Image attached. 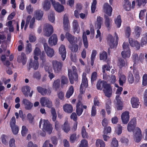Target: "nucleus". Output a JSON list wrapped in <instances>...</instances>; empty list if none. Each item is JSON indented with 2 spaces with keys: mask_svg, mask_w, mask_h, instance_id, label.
<instances>
[{
  "mask_svg": "<svg viewBox=\"0 0 147 147\" xmlns=\"http://www.w3.org/2000/svg\"><path fill=\"white\" fill-rule=\"evenodd\" d=\"M103 21V18L100 16H97V17L96 22V24L97 28L100 29L101 26V24Z\"/></svg>",
  "mask_w": 147,
  "mask_h": 147,
  "instance_id": "obj_38",
  "label": "nucleus"
},
{
  "mask_svg": "<svg viewBox=\"0 0 147 147\" xmlns=\"http://www.w3.org/2000/svg\"><path fill=\"white\" fill-rule=\"evenodd\" d=\"M104 12L109 16H111L112 11V8L108 3H105L103 7Z\"/></svg>",
  "mask_w": 147,
  "mask_h": 147,
  "instance_id": "obj_16",
  "label": "nucleus"
},
{
  "mask_svg": "<svg viewBox=\"0 0 147 147\" xmlns=\"http://www.w3.org/2000/svg\"><path fill=\"white\" fill-rule=\"evenodd\" d=\"M146 10L145 9L141 10L139 14V18L140 20H142L145 17V13Z\"/></svg>",
  "mask_w": 147,
  "mask_h": 147,
  "instance_id": "obj_61",
  "label": "nucleus"
},
{
  "mask_svg": "<svg viewBox=\"0 0 147 147\" xmlns=\"http://www.w3.org/2000/svg\"><path fill=\"white\" fill-rule=\"evenodd\" d=\"M96 0H93L91 6V11L92 13H94L95 11L96 8Z\"/></svg>",
  "mask_w": 147,
  "mask_h": 147,
  "instance_id": "obj_50",
  "label": "nucleus"
},
{
  "mask_svg": "<svg viewBox=\"0 0 147 147\" xmlns=\"http://www.w3.org/2000/svg\"><path fill=\"white\" fill-rule=\"evenodd\" d=\"M62 129L64 131L67 133L69 132L71 129V127L67 121H65L63 124Z\"/></svg>",
  "mask_w": 147,
  "mask_h": 147,
  "instance_id": "obj_32",
  "label": "nucleus"
},
{
  "mask_svg": "<svg viewBox=\"0 0 147 147\" xmlns=\"http://www.w3.org/2000/svg\"><path fill=\"white\" fill-rule=\"evenodd\" d=\"M129 42L130 46L133 47H135L137 50H139L140 48V45L139 42L137 40H135L131 38H129Z\"/></svg>",
  "mask_w": 147,
  "mask_h": 147,
  "instance_id": "obj_20",
  "label": "nucleus"
},
{
  "mask_svg": "<svg viewBox=\"0 0 147 147\" xmlns=\"http://www.w3.org/2000/svg\"><path fill=\"white\" fill-rule=\"evenodd\" d=\"M59 53L61 55L63 61H64L66 57V51L65 46L61 45L59 49Z\"/></svg>",
  "mask_w": 147,
  "mask_h": 147,
  "instance_id": "obj_18",
  "label": "nucleus"
},
{
  "mask_svg": "<svg viewBox=\"0 0 147 147\" xmlns=\"http://www.w3.org/2000/svg\"><path fill=\"white\" fill-rule=\"evenodd\" d=\"M30 88L28 86L23 87L22 88V91L26 97H28V93L30 92Z\"/></svg>",
  "mask_w": 147,
  "mask_h": 147,
  "instance_id": "obj_28",
  "label": "nucleus"
},
{
  "mask_svg": "<svg viewBox=\"0 0 147 147\" xmlns=\"http://www.w3.org/2000/svg\"><path fill=\"white\" fill-rule=\"evenodd\" d=\"M130 51H124L121 52V54L122 57L125 59L127 58H129L130 57Z\"/></svg>",
  "mask_w": 147,
  "mask_h": 147,
  "instance_id": "obj_47",
  "label": "nucleus"
},
{
  "mask_svg": "<svg viewBox=\"0 0 147 147\" xmlns=\"http://www.w3.org/2000/svg\"><path fill=\"white\" fill-rule=\"evenodd\" d=\"M64 111L67 113H71L73 111L72 105L71 104H66L64 105L63 107Z\"/></svg>",
  "mask_w": 147,
  "mask_h": 147,
  "instance_id": "obj_26",
  "label": "nucleus"
},
{
  "mask_svg": "<svg viewBox=\"0 0 147 147\" xmlns=\"http://www.w3.org/2000/svg\"><path fill=\"white\" fill-rule=\"evenodd\" d=\"M22 102L24 105V108L26 110H30L32 109L33 104L31 102L26 98H24L22 100Z\"/></svg>",
  "mask_w": 147,
  "mask_h": 147,
  "instance_id": "obj_19",
  "label": "nucleus"
},
{
  "mask_svg": "<svg viewBox=\"0 0 147 147\" xmlns=\"http://www.w3.org/2000/svg\"><path fill=\"white\" fill-rule=\"evenodd\" d=\"M52 65L55 72L58 73L61 70L63 63L62 62L58 61L56 60H53L52 61Z\"/></svg>",
  "mask_w": 147,
  "mask_h": 147,
  "instance_id": "obj_9",
  "label": "nucleus"
},
{
  "mask_svg": "<svg viewBox=\"0 0 147 147\" xmlns=\"http://www.w3.org/2000/svg\"><path fill=\"white\" fill-rule=\"evenodd\" d=\"M26 9L27 12L30 14H32L33 11V8L32 7L31 4H29L28 6L26 7Z\"/></svg>",
  "mask_w": 147,
  "mask_h": 147,
  "instance_id": "obj_63",
  "label": "nucleus"
},
{
  "mask_svg": "<svg viewBox=\"0 0 147 147\" xmlns=\"http://www.w3.org/2000/svg\"><path fill=\"white\" fill-rule=\"evenodd\" d=\"M142 85L145 86L147 85V74H144L142 77Z\"/></svg>",
  "mask_w": 147,
  "mask_h": 147,
  "instance_id": "obj_60",
  "label": "nucleus"
},
{
  "mask_svg": "<svg viewBox=\"0 0 147 147\" xmlns=\"http://www.w3.org/2000/svg\"><path fill=\"white\" fill-rule=\"evenodd\" d=\"M35 16L36 20H40L43 15V12L41 10H38L35 11Z\"/></svg>",
  "mask_w": 147,
  "mask_h": 147,
  "instance_id": "obj_34",
  "label": "nucleus"
},
{
  "mask_svg": "<svg viewBox=\"0 0 147 147\" xmlns=\"http://www.w3.org/2000/svg\"><path fill=\"white\" fill-rule=\"evenodd\" d=\"M42 6L43 9L46 11L49 10L51 7V4L50 1L48 0H45L44 1L42 4Z\"/></svg>",
  "mask_w": 147,
  "mask_h": 147,
  "instance_id": "obj_30",
  "label": "nucleus"
},
{
  "mask_svg": "<svg viewBox=\"0 0 147 147\" xmlns=\"http://www.w3.org/2000/svg\"><path fill=\"white\" fill-rule=\"evenodd\" d=\"M17 61L19 63H22L23 65L25 64L26 62V57L25 54L22 52L21 55L18 57Z\"/></svg>",
  "mask_w": 147,
  "mask_h": 147,
  "instance_id": "obj_23",
  "label": "nucleus"
},
{
  "mask_svg": "<svg viewBox=\"0 0 147 147\" xmlns=\"http://www.w3.org/2000/svg\"><path fill=\"white\" fill-rule=\"evenodd\" d=\"M123 7L126 11H129L131 10V3L128 0H126L125 4L123 5Z\"/></svg>",
  "mask_w": 147,
  "mask_h": 147,
  "instance_id": "obj_43",
  "label": "nucleus"
},
{
  "mask_svg": "<svg viewBox=\"0 0 147 147\" xmlns=\"http://www.w3.org/2000/svg\"><path fill=\"white\" fill-rule=\"evenodd\" d=\"M51 113L52 116V120L53 121H55V128L56 130L58 131L60 129L61 126L60 123L58 121H56L57 117V115L54 108L53 107L51 108Z\"/></svg>",
  "mask_w": 147,
  "mask_h": 147,
  "instance_id": "obj_6",
  "label": "nucleus"
},
{
  "mask_svg": "<svg viewBox=\"0 0 147 147\" xmlns=\"http://www.w3.org/2000/svg\"><path fill=\"white\" fill-rule=\"evenodd\" d=\"M27 119L30 123H32L33 122L34 118L30 113H28L27 116Z\"/></svg>",
  "mask_w": 147,
  "mask_h": 147,
  "instance_id": "obj_64",
  "label": "nucleus"
},
{
  "mask_svg": "<svg viewBox=\"0 0 147 147\" xmlns=\"http://www.w3.org/2000/svg\"><path fill=\"white\" fill-rule=\"evenodd\" d=\"M28 131V129L26 128V126L23 125L22 127L21 131L22 135L23 136H26V134Z\"/></svg>",
  "mask_w": 147,
  "mask_h": 147,
  "instance_id": "obj_57",
  "label": "nucleus"
},
{
  "mask_svg": "<svg viewBox=\"0 0 147 147\" xmlns=\"http://www.w3.org/2000/svg\"><path fill=\"white\" fill-rule=\"evenodd\" d=\"M132 59L134 63L138 64L139 63L138 55L137 54L133 53L132 55Z\"/></svg>",
  "mask_w": 147,
  "mask_h": 147,
  "instance_id": "obj_52",
  "label": "nucleus"
},
{
  "mask_svg": "<svg viewBox=\"0 0 147 147\" xmlns=\"http://www.w3.org/2000/svg\"><path fill=\"white\" fill-rule=\"evenodd\" d=\"M147 43V32H146L143 35V37L141 40L140 45L142 47H143Z\"/></svg>",
  "mask_w": 147,
  "mask_h": 147,
  "instance_id": "obj_33",
  "label": "nucleus"
},
{
  "mask_svg": "<svg viewBox=\"0 0 147 147\" xmlns=\"http://www.w3.org/2000/svg\"><path fill=\"white\" fill-rule=\"evenodd\" d=\"M45 69L46 71L49 74V77L50 79L51 80L55 76V75L52 72V69L48 66H45Z\"/></svg>",
  "mask_w": 147,
  "mask_h": 147,
  "instance_id": "obj_29",
  "label": "nucleus"
},
{
  "mask_svg": "<svg viewBox=\"0 0 147 147\" xmlns=\"http://www.w3.org/2000/svg\"><path fill=\"white\" fill-rule=\"evenodd\" d=\"M40 102L42 106H46L48 108L51 109L52 106V102L49 98L46 97H42L40 98Z\"/></svg>",
  "mask_w": 147,
  "mask_h": 147,
  "instance_id": "obj_10",
  "label": "nucleus"
},
{
  "mask_svg": "<svg viewBox=\"0 0 147 147\" xmlns=\"http://www.w3.org/2000/svg\"><path fill=\"white\" fill-rule=\"evenodd\" d=\"M34 54L35 56H38L40 55V59L42 61V63H44L46 61V55L44 51L41 53L40 49L36 47L34 51Z\"/></svg>",
  "mask_w": 147,
  "mask_h": 147,
  "instance_id": "obj_7",
  "label": "nucleus"
},
{
  "mask_svg": "<svg viewBox=\"0 0 147 147\" xmlns=\"http://www.w3.org/2000/svg\"><path fill=\"white\" fill-rule=\"evenodd\" d=\"M107 54L105 51H103V52L100 54V59L101 60H106L107 58Z\"/></svg>",
  "mask_w": 147,
  "mask_h": 147,
  "instance_id": "obj_55",
  "label": "nucleus"
},
{
  "mask_svg": "<svg viewBox=\"0 0 147 147\" xmlns=\"http://www.w3.org/2000/svg\"><path fill=\"white\" fill-rule=\"evenodd\" d=\"M37 56H35V55L34 56V58L35 61H34L33 63L32 62V59H30L28 67V71H29L30 69L32 67H33L34 70H36L38 69L39 63L38 61V58Z\"/></svg>",
  "mask_w": 147,
  "mask_h": 147,
  "instance_id": "obj_8",
  "label": "nucleus"
},
{
  "mask_svg": "<svg viewBox=\"0 0 147 147\" xmlns=\"http://www.w3.org/2000/svg\"><path fill=\"white\" fill-rule=\"evenodd\" d=\"M36 89L38 92L43 96L46 95L48 92L46 88H42L40 86H37Z\"/></svg>",
  "mask_w": 147,
  "mask_h": 147,
  "instance_id": "obj_35",
  "label": "nucleus"
},
{
  "mask_svg": "<svg viewBox=\"0 0 147 147\" xmlns=\"http://www.w3.org/2000/svg\"><path fill=\"white\" fill-rule=\"evenodd\" d=\"M136 119L133 118L129 123L127 126L128 131L130 132L133 131L134 134V140L137 143L140 142L142 139V131L138 127L135 128L136 124Z\"/></svg>",
  "mask_w": 147,
  "mask_h": 147,
  "instance_id": "obj_1",
  "label": "nucleus"
},
{
  "mask_svg": "<svg viewBox=\"0 0 147 147\" xmlns=\"http://www.w3.org/2000/svg\"><path fill=\"white\" fill-rule=\"evenodd\" d=\"M121 98L119 95H116V96L115 99L117 100V108L118 110H122L123 109V102L121 101Z\"/></svg>",
  "mask_w": 147,
  "mask_h": 147,
  "instance_id": "obj_24",
  "label": "nucleus"
},
{
  "mask_svg": "<svg viewBox=\"0 0 147 147\" xmlns=\"http://www.w3.org/2000/svg\"><path fill=\"white\" fill-rule=\"evenodd\" d=\"M87 74L85 72H83L82 75V82L81 85L85 88H87L88 86V81L86 77Z\"/></svg>",
  "mask_w": 147,
  "mask_h": 147,
  "instance_id": "obj_25",
  "label": "nucleus"
},
{
  "mask_svg": "<svg viewBox=\"0 0 147 147\" xmlns=\"http://www.w3.org/2000/svg\"><path fill=\"white\" fill-rule=\"evenodd\" d=\"M60 86V80L58 79L54 81L53 84V88L55 90L59 88Z\"/></svg>",
  "mask_w": 147,
  "mask_h": 147,
  "instance_id": "obj_37",
  "label": "nucleus"
},
{
  "mask_svg": "<svg viewBox=\"0 0 147 147\" xmlns=\"http://www.w3.org/2000/svg\"><path fill=\"white\" fill-rule=\"evenodd\" d=\"M44 50L47 55L50 57H52L54 55L55 51L54 49L49 47L46 43H43Z\"/></svg>",
  "mask_w": 147,
  "mask_h": 147,
  "instance_id": "obj_12",
  "label": "nucleus"
},
{
  "mask_svg": "<svg viewBox=\"0 0 147 147\" xmlns=\"http://www.w3.org/2000/svg\"><path fill=\"white\" fill-rule=\"evenodd\" d=\"M121 16L119 15L117 16L116 18L115 19V24L117 26V28H119L121 24Z\"/></svg>",
  "mask_w": 147,
  "mask_h": 147,
  "instance_id": "obj_40",
  "label": "nucleus"
},
{
  "mask_svg": "<svg viewBox=\"0 0 147 147\" xmlns=\"http://www.w3.org/2000/svg\"><path fill=\"white\" fill-rule=\"evenodd\" d=\"M122 127L120 125H118L116 128L115 131L116 133L118 135L121 134L122 132Z\"/></svg>",
  "mask_w": 147,
  "mask_h": 147,
  "instance_id": "obj_56",
  "label": "nucleus"
},
{
  "mask_svg": "<svg viewBox=\"0 0 147 147\" xmlns=\"http://www.w3.org/2000/svg\"><path fill=\"white\" fill-rule=\"evenodd\" d=\"M105 19V24L106 26L108 28V30H110V19L108 16L106 15H104Z\"/></svg>",
  "mask_w": 147,
  "mask_h": 147,
  "instance_id": "obj_46",
  "label": "nucleus"
},
{
  "mask_svg": "<svg viewBox=\"0 0 147 147\" xmlns=\"http://www.w3.org/2000/svg\"><path fill=\"white\" fill-rule=\"evenodd\" d=\"M103 91L105 96L109 98L111 97L112 94V88L111 84L107 83L103 89Z\"/></svg>",
  "mask_w": 147,
  "mask_h": 147,
  "instance_id": "obj_11",
  "label": "nucleus"
},
{
  "mask_svg": "<svg viewBox=\"0 0 147 147\" xmlns=\"http://www.w3.org/2000/svg\"><path fill=\"white\" fill-rule=\"evenodd\" d=\"M68 79L67 77L62 76L61 77V84L62 86L67 84L68 83Z\"/></svg>",
  "mask_w": 147,
  "mask_h": 147,
  "instance_id": "obj_45",
  "label": "nucleus"
},
{
  "mask_svg": "<svg viewBox=\"0 0 147 147\" xmlns=\"http://www.w3.org/2000/svg\"><path fill=\"white\" fill-rule=\"evenodd\" d=\"M69 47V49L73 52L76 53L78 51V46L77 44H74Z\"/></svg>",
  "mask_w": 147,
  "mask_h": 147,
  "instance_id": "obj_49",
  "label": "nucleus"
},
{
  "mask_svg": "<svg viewBox=\"0 0 147 147\" xmlns=\"http://www.w3.org/2000/svg\"><path fill=\"white\" fill-rule=\"evenodd\" d=\"M43 121V129L46 131L49 134H50L52 132L53 128L52 125L50 123L49 121L47 120L42 119H41L39 123V127L41 128V124Z\"/></svg>",
  "mask_w": 147,
  "mask_h": 147,
  "instance_id": "obj_4",
  "label": "nucleus"
},
{
  "mask_svg": "<svg viewBox=\"0 0 147 147\" xmlns=\"http://www.w3.org/2000/svg\"><path fill=\"white\" fill-rule=\"evenodd\" d=\"M72 71L71 69L68 70V75L70 83L73 84L74 81L78 82V75L77 70L76 67L73 66Z\"/></svg>",
  "mask_w": 147,
  "mask_h": 147,
  "instance_id": "obj_2",
  "label": "nucleus"
},
{
  "mask_svg": "<svg viewBox=\"0 0 147 147\" xmlns=\"http://www.w3.org/2000/svg\"><path fill=\"white\" fill-rule=\"evenodd\" d=\"M115 36L116 37L115 44L114 43L115 39L113 36L111 34H109L107 37V42L111 49L114 48L118 44L119 37L116 32L115 33Z\"/></svg>",
  "mask_w": 147,
  "mask_h": 147,
  "instance_id": "obj_3",
  "label": "nucleus"
},
{
  "mask_svg": "<svg viewBox=\"0 0 147 147\" xmlns=\"http://www.w3.org/2000/svg\"><path fill=\"white\" fill-rule=\"evenodd\" d=\"M139 100L137 97H133L131 99V102L133 108H138L140 104Z\"/></svg>",
  "mask_w": 147,
  "mask_h": 147,
  "instance_id": "obj_22",
  "label": "nucleus"
},
{
  "mask_svg": "<svg viewBox=\"0 0 147 147\" xmlns=\"http://www.w3.org/2000/svg\"><path fill=\"white\" fill-rule=\"evenodd\" d=\"M129 111H126L123 112L121 116L122 122L123 124H127L129 119Z\"/></svg>",
  "mask_w": 147,
  "mask_h": 147,
  "instance_id": "obj_15",
  "label": "nucleus"
},
{
  "mask_svg": "<svg viewBox=\"0 0 147 147\" xmlns=\"http://www.w3.org/2000/svg\"><path fill=\"white\" fill-rule=\"evenodd\" d=\"M56 11L59 12H62L64 10L63 6L61 5L59 2H56L53 0H50Z\"/></svg>",
  "mask_w": 147,
  "mask_h": 147,
  "instance_id": "obj_14",
  "label": "nucleus"
},
{
  "mask_svg": "<svg viewBox=\"0 0 147 147\" xmlns=\"http://www.w3.org/2000/svg\"><path fill=\"white\" fill-rule=\"evenodd\" d=\"M63 24L64 30L66 31H68L69 26V22L68 17L65 15L64 16Z\"/></svg>",
  "mask_w": 147,
  "mask_h": 147,
  "instance_id": "obj_27",
  "label": "nucleus"
},
{
  "mask_svg": "<svg viewBox=\"0 0 147 147\" xmlns=\"http://www.w3.org/2000/svg\"><path fill=\"white\" fill-rule=\"evenodd\" d=\"M82 40L84 45L85 48L87 49L88 47V42L87 36L85 33H83L82 35Z\"/></svg>",
  "mask_w": 147,
  "mask_h": 147,
  "instance_id": "obj_41",
  "label": "nucleus"
},
{
  "mask_svg": "<svg viewBox=\"0 0 147 147\" xmlns=\"http://www.w3.org/2000/svg\"><path fill=\"white\" fill-rule=\"evenodd\" d=\"M98 77L97 73L96 71L93 72L91 74V81L92 83H93L96 81Z\"/></svg>",
  "mask_w": 147,
  "mask_h": 147,
  "instance_id": "obj_48",
  "label": "nucleus"
},
{
  "mask_svg": "<svg viewBox=\"0 0 147 147\" xmlns=\"http://www.w3.org/2000/svg\"><path fill=\"white\" fill-rule=\"evenodd\" d=\"M131 32V28L129 26H127L125 30V36L127 38H129Z\"/></svg>",
  "mask_w": 147,
  "mask_h": 147,
  "instance_id": "obj_54",
  "label": "nucleus"
},
{
  "mask_svg": "<svg viewBox=\"0 0 147 147\" xmlns=\"http://www.w3.org/2000/svg\"><path fill=\"white\" fill-rule=\"evenodd\" d=\"M111 146L112 147H118V142L116 138H113L111 143Z\"/></svg>",
  "mask_w": 147,
  "mask_h": 147,
  "instance_id": "obj_53",
  "label": "nucleus"
},
{
  "mask_svg": "<svg viewBox=\"0 0 147 147\" xmlns=\"http://www.w3.org/2000/svg\"><path fill=\"white\" fill-rule=\"evenodd\" d=\"M96 145L97 147H105V143L102 140L98 139L96 140Z\"/></svg>",
  "mask_w": 147,
  "mask_h": 147,
  "instance_id": "obj_44",
  "label": "nucleus"
},
{
  "mask_svg": "<svg viewBox=\"0 0 147 147\" xmlns=\"http://www.w3.org/2000/svg\"><path fill=\"white\" fill-rule=\"evenodd\" d=\"M107 83V82L105 81L99 80L97 82L96 84L97 89L100 90H102L103 89H104Z\"/></svg>",
  "mask_w": 147,
  "mask_h": 147,
  "instance_id": "obj_21",
  "label": "nucleus"
},
{
  "mask_svg": "<svg viewBox=\"0 0 147 147\" xmlns=\"http://www.w3.org/2000/svg\"><path fill=\"white\" fill-rule=\"evenodd\" d=\"M82 135L84 138H87L88 137V134L86 132L85 126H83L82 129Z\"/></svg>",
  "mask_w": 147,
  "mask_h": 147,
  "instance_id": "obj_51",
  "label": "nucleus"
},
{
  "mask_svg": "<svg viewBox=\"0 0 147 147\" xmlns=\"http://www.w3.org/2000/svg\"><path fill=\"white\" fill-rule=\"evenodd\" d=\"M57 37L56 34H53L51 36L49 39V44L50 46L56 45L57 42Z\"/></svg>",
  "mask_w": 147,
  "mask_h": 147,
  "instance_id": "obj_17",
  "label": "nucleus"
},
{
  "mask_svg": "<svg viewBox=\"0 0 147 147\" xmlns=\"http://www.w3.org/2000/svg\"><path fill=\"white\" fill-rule=\"evenodd\" d=\"M82 98H79L78 102L77 103L76 107H79L80 106L81 107H83L84 109H87V107L86 105H83L81 102Z\"/></svg>",
  "mask_w": 147,
  "mask_h": 147,
  "instance_id": "obj_58",
  "label": "nucleus"
},
{
  "mask_svg": "<svg viewBox=\"0 0 147 147\" xmlns=\"http://www.w3.org/2000/svg\"><path fill=\"white\" fill-rule=\"evenodd\" d=\"M133 72L135 78V83H137L140 80V77L139 71L136 69H133Z\"/></svg>",
  "mask_w": 147,
  "mask_h": 147,
  "instance_id": "obj_36",
  "label": "nucleus"
},
{
  "mask_svg": "<svg viewBox=\"0 0 147 147\" xmlns=\"http://www.w3.org/2000/svg\"><path fill=\"white\" fill-rule=\"evenodd\" d=\"M74 92V87L72 86H70L66 94V97L69 98L72 95Z\"/></svg>",
  "mask_w": 147,
  "mask_h": 147,
  "instance_id": "obj_39",
  "label": "nucleus"
},
{
  "mask_svg": "<svg viewBox=\"0 0 147 147\" xmlns=\"http://www.w3.org/2000/svg\"><path fill=\"white\" fill-rule=\"evenodd\" d=\"M44 32L45 36L49 37L53 32V27L50 24H47L44 28Z\"/></svg>",
  "mask_w": 147,
  "mask_h": 147,
  "instance_id": "obj_13",
  "label": "nucleus"
},
{
  "mask_svg": "<svg viewBox=\"0 0 147 147\" xmlns=\"http://www.w3.org/2000/svg\"><path fill=\"white\" fill-rule=\"evenodd\" d=\"M134 31L135 34L137 38L140 37L142 32V28L138 26H135L134 27Z\"/></svg>",
  "mask_w": 147,
  "mask_h": 147,
  "instance_id": "obj_31",
  "label": "nucleus"
},
{
  "mask_svg": "<svg viewBox=\"0 0 147 147\" xmlns=\"http://www.w3.org/2000/svg\"><path fill=\"white\" fill-rule=\"evenodd\" d=\"M125 61L123 59L120 58L118 59V65L119 66L122 67L125 66Z\"/></svg>",
  "mask_w": 147,
  "mask_h": 147,
  "instance_id": "obj_59",
  "label": "nucleus"
},
{
  "mask_svg": "<svg viewBox=\"0 0 147 147\" xmlns=\"http://www.w3.org/2000/svg\"><path fill=\"white\" fill-rule=\"evenodd\" d=\"M127 80L129 84H132L134 81V76L131 71H129L128 72Z\"/></svg>",
  "mask_w": 147,
  "mask_h": 147,
  "instance_id": "obj_42",
  "label": "nucleus"
},
{
  "mask_svg": "<svg viewBox=\"0 0 147 147\" xmlns=\"http://www.w3.org/2000/svg\"><path fill=\"white\" fill-rule=\"evenodd\" d=\"M65 36L70 44H77L78 42L79 46H81L82 45V42L81 41L78 40L76 37L72 35L69 32H67L66 33Z\"/></svg>",
  "mask_w": 147,
  "mask_h": 147,
  "instance_id": "obj_5",
  "label": "nucleus"
},
{
  "mask_svg": "<svg viewBox=\"0 0 147 147\" xmlns=\"http://www.w3.org/2000/svg\"><path fill=\"white\" fill-rule=\"evenodd\" d=\"M88 143L87 141L85 140L84 139L82 140L81 144L79 146V147H88Z\"/></svg>",
  "mask_w": 147,
  "mask_h": 147,
  "instance_id": "obj_62",
  "label": "nucleus"
}]
</instances>
